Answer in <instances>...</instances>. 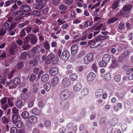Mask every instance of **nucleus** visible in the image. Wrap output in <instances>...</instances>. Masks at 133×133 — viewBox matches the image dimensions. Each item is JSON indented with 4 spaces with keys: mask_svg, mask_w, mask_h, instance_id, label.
I'll return each instance as SVG.
<instances>
[{
    "mask_svg": "<svg viewBox=\"0 0 133 133\" xmlns=\"http://www.w3.org/2000/svg\"><path fill=\"white\" fill-rule=\"evenodd\" d=\"M77 78V75L76 74H72L69 77L70 79L72 81L75 80Z\"/></svg>",
    "mask_w": 133,
    "mask_h": 133,
    "instance_id": "a878e982",
    "label": "nucleus"
},
{
    "mask_svg": "<svg viewBox=\"0 0 133 133\" xmlns=\"http://www.w3.org/2000/svg\"><path fill=\"white\" fill-rule=\"evenodd\" d=\"M125 94V93L124 92H122L119 93H117L116 94L117 96L119 98H122Z\"/></svg>",
    "mask_w": 133,
    "mask_h": 133,
    "instance_id": "a18cd8bd",
    "label": "nucleus"
},
{
    "mask_svg": "<svg viewBox=\"0 0 133 133\" xmlns=\"http://www.w3.org/2000/svg\"><path fill=\"white\" fill-rule=\"evenodd\" d=\"M14 98L12 97H9L8 98L7 103L11 107L14 105V103L13 101H14Z\"/></svg>",
    "mask_w": 133,
    "mask_h": 133,
    "instance_id": "5701e85b",
    "label": "nucleus"
},
{
    "mask_svg": "<svg viewBox=\"0 0 133 133\" xmlns=\"http://www.w3.org/2000/svg\"><path fill=\"white\" fill-rule=\"evenodd\" d=\"M118 20L117 17H113L111 18L108 21V23L109 24L113 23Z\"/></svg>",
    "mask_w": 133,
    "mask_h": 133,
    "instance_id": "79ce46f5",
    "label": "nucleus"
},
{
    "mask_svg": "<svg viewBox=\"0 0 133 133\" xmlns=\"http://www.w3.org/2000/svg\"><path fill=\"white\" fill-rule=\"evenodd\" d=\"M23 104V103L22 101L20 99L17 100L15 103V105L19 109L21 108Z\"/></svg>",
    "mask_w": 133,
    "mask_h": 133,
    "instance_id": "aec40b11",
    "label": "nucleus"
},
{
    "mask_svg": "<svg viewBox=\"0 0 133 133\" xmlns=\"http://www.w3.org/2000/svg\"><path fill=\"white\" fill-rule=\"evenodd\" d=\"M95 46L96 48L98 47L99 45L102 43L101 41H99V40H97L96 38H95Z\"/></svg>",
    "mask_w": 133,
    "mask_h": 133,
    "instance_id": "603ef678",
    "label": "nucleus"
},
{
    "mask_svg": "<svg viewBox=\"0 0 133 133\" xmlns=\"http://www.w3.org/2000/svg\"><path fill=\"white\" fill-rule=\"evenodd\" d=\"M130 54V52L129 51L127 50L125 51L119 56L118 59V61L120 62H122L123 59L129 56Z\"/></svg>",
    "mask_w": 133,
    "mask_h": 133,
    "instance_id": "39448f33",
    "label": "nucleus"
},
{
    "mask_svg": "<svg viewBox=\"0 0 133 133\" xmlns=\"http://www.w3.org/2000/svg\"><path fill=\"white\" fill-rule=\"evenodd\" d=\"M32 14L33 15H35L37 16H39L40 15L41 13L39 11H35L32 12Z\"/></svg>",
    "mask_w": 133,
    "mask_h": 133,
    "instance_id": "052dcab7",
    "label": "nucleus"
},
{
    "mask_svg": "<svg viewBox=\"0 0 133 133\" xmlns=\"http://www.w3.org/2000/svg\"><path fill=\"white\" fill-rule=\"evenodd\" d=\"M39 58V55H37L33 57V60L30 61V64H32L34 66H36L38 64Z\"/></svg>",
    "mask_w": 133,
    "mask_h": 133,
    "instance_id": "0eeeda50",
    "label": "nucleus"
},
{
    "mask_svg": "<svg viewBox=\"0 0 133 133\" xmlns=\"http://www.w3.org/2000/svg\"><path fill=\"white\" fill-rule=\"evenodd\" d=\"M36 77L34 74H32L30 76L29 78L30 81L31 82L34 81L36 79Z\"/></svg>",
    "mask_w": 133,
    "mask_h": 133,
    "instance_id": "13d9d810",
    "label": "nucleus"
},
{
    "mask_svg": "<svg viewBox=\"0 0 133 133\" xmlns=\"http://www.w3.org/2000/svg\"><path fill=\"white\" fill-rule=\"evenodd\" d=\"M27 54L26 52H22L19 58L22 59L25 58L27 56Z\"/></svg>",
    "mask_w": 133,
    "mask_h": 133,
    "instance_id": "f704fd0d",
    "label": "nucleus"
},
{
    "mask_svg": "<svg viewBox=\"0 0 133 133\" xmlns=\"http://www.w3.org/2000/svg\"><path fill=\"white\" fill-rule=\"evenodd\" d=\"M44 6V4L42 3H38L36 5L35 8L36 9L39 10L43 8Z\"/></svg>",
    "mask_w": 133,
    "mask_h": 133,
    "instance_id": "c85d7f7f",
    "label": "nucleus"
},
{
    "mask_svg": "<svg viewBox=\"0 0 133 133\" xmlns=\"http://www.w3.org/2000/svg\"><path fill=\"white\" fill-rule=\"evenodd\" d=\"M25 28L22 29L21 31L19 34V36L20 37H22L23 36H25L26 35V34L25 32Z\"/></svg>",
    "mask_w": 133,
    "mask_h": 133,
    "instance_id": "37998d69",
    "label": "nucleus"
},
{
    "mask_svg": "<svg viewBox=\"0 0 133 133\" xmlns=\"http://www.w3.org/2000/svg\"><path fill=\"white\" fill-rule=\"evenodd\" d=\"M49 79V77L47 74L43 75L41 78L42 81L44 82H45L47 81Z\"/></svg>",
    "mask_w": 133,
    "mask_h": 133,
    "instance_id": "b1692460",
    "label": "nucleus"
},
{
    "mask_svg": "<svg viewBox=\"0 0 133 133\" xmlns=\"http://www.w3.org/2000/svg\"><path fill=\"white\" fill-rule=\"evenodd\" d=\"M1 107L3 109L5 110L8 107V106L7 104L5 103L1 104Z\"/></svg>",
    "mask_w": 133,
    "mask_h": 133,
    "instance_id": "338daca9",
    "label": "nucleus"
},
{
    "mask_svg": "<svg viewBox=\"0 0 133 133\" xmlns=\"http://www.w3.org/2000/svg\"><path fill=\"white\" fill-rule=\"evenodd\" d=\"M126 13L124 11H120L118 12L117 14V16L118 17H119L121 16H122L123 17H127L129 16V15L126 14Z\"/></svg>",
    "mask_w": 133,
    "mask_h": 133,
    "instance_id": "412c9836",
    "label": "nucleus"
},
{
    "mask_svg": "<svg viewBox=\"0 0 133 133\" xmlns=\"http://www.w3.org/2000/svg\"><path fill=\"white\" fill-rule=\"evenodd\" d=\"M37 120V117L35 116H32L29 118L25 122L26 125H29V124H33L36 122Z\"/></svg>",
    "mask_w": 133,
    "mask_h": 133,
    "instance_id": "20e7f679",
    "label": "nucleus"
},
{
    "mask_svg": "<svg viewBox=\"0 0 133 133\" xmlns=\"http://www.w3.org/2000/svg\"><path fill=\"white\" fill-rule=\"evenodd\" d=\"M126 74L127 77L129 80H133V68L127 70Z\"/></svg>",
    "mask_w": 133,
    "mask_h": 133,
    "instance_id": "9d476101",
    "label": "nucleus"
},
{
    "mask_svg": "<svg viewBox=\"0 0 133 133\" xmlns=\"http://www.w3.org/2000/svg\"><path fill=\"white\" fill-rule=\"evenodd\" d=\"M20 9L25 13L29 12L30 10V6L26 4L21 5L20 7Z\"/></svg>",
    "mask_w": 133,
    "mask_h": 133,
    "instance_id": "1a4fd4ad",
    "label": "nucleus"
},
{
    "mask_svg": "<svg viewBox=\"0 0 133 133\" xmlns=\"http://www.w3.org/2000/svg\"><path fill=\"white\" fill-rule=\"evenodd\" d=\"M59 82L58 77L57 76H54L52 78L51 83L53 86H56L58 84Z\"/></svg>",
    "mask_w": 133,
    "mask_h": 133,
    "instance_id": "4468645a",
    "label": "nucleus"
},
{
    "mask_svg": "<svg viewBox=\"0 0 133 133\" xmlns=\"http://www.w3.org/2000/svg\"><path fill=\"white\" fill-rule=\"evenodd\" d=\"M103 93L101 89L98 90L96 91L95 94L96 97H100Z\"/></svg>",
    "mask_w": 133,
    "mask_h": 133,
    "instance_id": "58836bf2",
    "label": "nucleus"
},
{
    "mask_svg": "<svg viewBox=\"0 0 133 133\" xmlns=\"http://www.w3.org/2000/svg\"><path fill=\"white\" fill-rule=\"evenodd\" d=\"M104 77L106 80L108 81L110 80L111 78V75L109 73L105 74L104 76Z\"/></svg>",
    "mask_w": 133,
    "mask_h": 133,
    "instance_id": "a19ab883",
    "label": "nucleus"
},
{
    "mask_svg": "<svg viewBox=\"0 0 133 133\" xmlns=\"http://www.w3.org/2000/svg\"><path fill=\"white\" fill-rule=\"evenodd\" d=\"M118 122V119L117 118H114L110 120L109 123L111 126H114L117 124Z\"/></svg>",
    "mask_w": 133,
    "mask_h": 133,
    "instance_id": "dca6fc26",
    "label": "nucleus"
},
{
    "mask_svg": "<svg viewBox=\"0 0 133 133\" xmlns=\"http://www.w3.org/2000/svg\"><path fill=\"white\" fill-rule=\"evenodd\" d=\"M62 84L64 87H66L70 85L71 82L69 78H65L62 80Z\"/></svg>",
    "mask_w": 133,
    "mask_h": 133,
    "instance_id": "ddd939ff",
    "label": "nucleus"
},
{
    "mask_svg": "<svg viewBox=\"0 0 133 133\" xmlns=\"http://www.w3.org/2000/svg\"><path fill=\"white\" fill-rule=\"evenodd\" d=\"M21 116L23 118L26 119L29 117V112L27 111H24L22 113Z\"/></svg>",
    "mask_w": 133,
    "mask_h": 133,
    "instance_id": "4be33fe9",
    "label": "nucleus"
},
{
    "mask_svg": "<svg viewBox=\"0 0 133 133\" xmlns=\"http://www.w3.org/2000/svg\"><path fill=\"white\" fill-rule=\"evenodd\" d=\"M65 2L66 4L68 5H71L74 2V0H63Z\"/></svg>",
    "mask_w": 133,
    "mask_h": 133,
    "instance_id": "5fc2aeb1",
    "label": "nucleus"
},
{
    "mask_svg": "<svg viewBox=\"0 0 133 133\" xmlns=\"http://www.w3.org/2000/svg\"><path fill=\"white\" fill-rule=\"evenodd\" d=\"M21 81L20 78L18 77L15 78L13 81V83L15 85H19Z\"/></svg>",
    "mask_w": 133,
    "mask_h": 133,
    "instance_id": "393cba45",
    "label": "nucleus"
},
{
    "mask_svg": "<svg viewBox=\"0 0 133 133\" xmlns=\"http://www.w3.org/2000/svg\"><path fill=\"white\" fill-rule=\"evenodd\" d=\"M44 88L47 91H48L50 89V85L49 83H46L44 85Z\"/></svg>",
    "mask_w": 133,
    "mask_h": 133,
    "instance_id": "4c0bfd02",
    "label": "nucleus"
},
{
    "mask_svg": "<svg viewBox=\"0 0 133 133\" xmlns=\"http://www.w3.org/2000/svg\"><path fill=\"white\" fill-rule=\"evenodd\" d=\"M95 43V41L91 40L88 42V45H90L92 48H96Z\"/></svg>",
    "mask_w": 133,
    "mask_h": 133,
    "instance_id": "c756f323",
    "label": "nucleus"
},
{
    "mask_svg": "<svg viewBox=\"0 0 133 133\" xmlns=\"http://www.w3.org/2000/svg\"><path fill=\"white\" fill-rule=\"evenodd\" d=\"M43 45L45 48L46 50H49L50 49L49 45L48 43V42L45 41L43 43Z\"/></svg>",
    "mask_w": 133,
    "mask_h": 133,
    "instance_id": "72a5a7b5",
    "label": "nucleus"
},
{
    "mask_svg": "<svg viewBox=\"0 0 133 133\" xmlns=\"http://www.w3.org/2000/svg\"><path fill=\"white\" fill-rule=\"evenodd\" d=\"M118 65L116 60H112V63L110 66V67L112 68H115Z\"/></svg>",
    "mask_w": 133,
    "mask_h": 133,
    "instance_id": "7c9ffc66",
    "label": "nucleus"
},
{
    "mask_svg": "<svg viewBox=\"0 0 133 133\" xmlns=\"http://www.w3.org/2000/svg\"><path fill=\"white\" fill-rule=\"evenodd\" d=\"M49 72L51 75H55L58 73V69L56 67L52 68L50 70Z\"/></svg>",
    "mask_w": 133,
    "mask_h": 133,
    "instance_id": "2eb2a0df",
    "label": "nucleus"
},
{
    "mask_svg": "<svg viewBox=\"0 0 133 133\" xmlns=\"http://www.w3.org/2000/svg\"><path fill=\"white\" fill-rule=\"evenodd\" d=\"M2 120L3 123H8L9 121L8 119L6 118L5 117L2 118Z\"/></svg>",
    "mask_w": 133,
    "mask_h": 133,
    "instance_id": "69168bd1",
    "label": "nucleus"
},
{
    "mask_svg": "<svg viewBox=\"0 0 133 133\" xmlns=\"http://www.w3.org/2000/svg\"><path fill=\"white\" fill-rule=\"evenodd\" d=\"M70 95V92L68 89H65L62 91L60 94V98L62 101L67 100Z\"/></svg>",
    "mask_w": 133,
    "mask_h": 133,
    "instance_id": "f257e3e1",
    "label": "nucleus"
},
{
    "mask_svg": "<svg viewBox=\"0 0 133 133\" xmlns=\"http://www.w3.org/2000/svg\"><path fill=\"white\" fill-rule=\"evenodd\" d=\"M12 120L14 124H15L18 119V115L16 114H14L12 116Z\"/></svg>",
    "mask_w": 133,
    "mask_h": 133,
    "instance_id": "cd10ccee",
    "label": "nucleus"
},
{
    "mask_svg": "<svg viewBox=\"0 0 133 133\" xmlns=\"http://www.w3.org/2000/svg\"><path fill=\"white\" fill-rule=\"evenodd\" d=\"M31 48L30 45L29 44H25L23 45L22 48L24 50H27L30 49Z\"/></svg>",
    "mask_w": 133,
    "mask_h": 133,
    "instance_id": "8fccbe9b",
    "label": "nucleus"
},
{
    "mask_svg": "<svg viewBox=\"0 0 133 133\" xmlns=\"http://www.w3.org/2000/svg\"><path fill=\"white\" fill-rule=\"evenodd\" d=\"M36 53V50L34 48L33 49L29 52L28 55L30 57L34 56Z\"/></svg>",
    "mask_w": 133,
    "mask_h": 133,
    "instance_id": "c9c22d12",
    "label": "nucleus"
},
{
    "mask_svg": "<svg viewBox=\"0 0 133 133\" xmlns=\"http://www.w3.org/2000/svg\"><path fill=\"white\" fill-rule=\"evenodd\" d=\"M10 26V24L8 23L4 22L2 28L6 30L9 28Z\"/></svg>",
    "mask_w": 133,
    "mask_h": 133,
    "instance_id": "473e14b6",
    "label": "nucleus"
},
{
    "mask_svg": "<svg viewBox=\"0 0 133 133\" xmlns=\"http://www.w3.org/2000/svg\"><path fill=\"white\" fill-rule=\"evenodd\" d=\"M119 2H115L113 3L112 8L113 9H115L118 6Z\"/></svg>",
    "mask_w": 133,
    "mask_h": 133,
    "instance_id": "4d7b16f0",
    "label": "nucleus"
},
{
    "mask_svg": "<svg viewBox=\"0 0 133 133\" xmlns=\"http://www.w3.org/2000/svg\"><path fill=\"white\" fill-rule=\"evenodd\" d=\"M15 71V70L14 69H13L10 72L8 75V78L9 79L11 78L13 75V74L14 73Z\"/></svg>",
    "mask_w": 133,
    "mask_h": 133,
    "instance_id": "e2e57ef3",
    "label": "nucleus"
},
{
    "mask_svg": "<svg viewBox=\"0 0 133 133\" xmlns=\"http://www.w3.org/2000/svg\"><path fill=\"white\" fill-rule=\"evenodd\" d=\"M97 40H99V41H101L102 40H104L107 38V37L105 36L102 35L96 37Z\"/></svg>",
    "mask_w": 133,
    "mask_h": 133,
    "instance_id": "ea45409f",
    "label": "nucleus"
},
{
    "mask_svg": "<svg viewBox=\"0 0 133 133\" xmlns=\"http://www.w3.org/2000/svg\"><path fill=\"white\" fill-rule=\"evenodd\" d=\"M96 77L95 75L92 72L89 73L87 76L86 80L88 82H91Z\"/></svg>",
    "mask_w": 133,
    "mask_h": 133,
    "instance_id": "6e6552de",
    "label": "nucleus"
},
{
    "mask_svg": "<svg viewBox=\"0 0 133 133\" xmlns=\"http://www.w3.org/2000/svg\"><path fill=\"white\" fill-rule=\"evenodd\" d=\"M110 59V56L108 54L105 55L102 58V60L108 63Z\"/></svg>",
    "mask_w": 133,
    "mask_h": 133,
    "instance_id": "f3484780",
    "label": "nucleus"
},
{
    "mask_svg": "<svg viewBox=\"0 0 133 133\" xmlns=\"http://www.w3.org/2000/svg\"><path fill=\"white\" fill-rule=\"evenodd\" d=\"M32 112L33 114L37 115L40 113V111L38 109L35 108L32 110Z\"/></svg>",
    "mask_w": 133,
    "mask_h": 133,
    "instance_id": "e433bc0d",
    "label": "nucleus"
},
{
    "mask_svg": "<svg viewBox=\"0 0 133 133\" xmlns=\"http://www.w3.org/2000/svg\"><path fill=\"white\" fill-rule=\"evenodd\" d=\"M10 131L11 133H18L17 130L15 127H12Z\"/></svg>",
    "mask_w": 133,
    "mask_h": 133,
    "instance_id": "3c124183",
    "label": "nucleus"
},
{
    "mask_svg": "<svg viewBox=\"0 0 133 133\" xmlns=\"http://www.w3.org/2000/svg\"><path fill=\"white\" fill-rule=\"evenodd\" d=\"M130 103L129 101H126L125 102V107L127 108H129L130 107Z\"/></svg>",
    "mask_w": 133,
    "mask_h": 133,
    "instance_id": "6e6d98bb",
    "label": "nucleus"
},
{
    "mask_svg": "<svg viewBox=\"0 0 133 133\" xmlns=\"http://www.w3.org/2000/svg\"><path fill=\"white\" fill-rule=\"evenodd\" d=\"M15 13L16 15L18 16H22L24 14L22 10L17 11L15 12Z\"/></svg>",
    "mask_w": 133,
    "mask_h": 133,
    "instance_id": "864d4df0",
    "label": "nucleus"
},
{
    "mask_svg": "<svg viewBox=\"0 0 133 133\" xmlns=\"http://www.w3.org/2000/svg\"><path fill=\"white\" fill-rule=\"evenodd\" d=\"M59 8L61 10L64 11L67 9V7L64 4H61L59 7Z\"/></svg>",
    "mask_w": 133,
    "mask_h": 133,
    "instance_id": "09e8293b",
    "label": "nucleus"
},
{
    "mask_svg": "<svg viewBox=\"0 0 133 133\" xmlns=\"http://www.w3.org/2000/svg\"><path fill=\"white\" fill-rule=\"evenodd\" d=\"M6 30L4 29H1L0 30V35L1 36H3L6 33Z\"/></svg>",
    "mask_w": 133,
    "mask_h": 133,
    "instance_id": "680f3d73",
    "label": "nucleus"
},
{
    "mask_svg": "<svg viewBox=\"0 0 133 133\" xmlns=\"http://www.w3.org/2000/svg\"><path fill=\"white\" fill-rule=\"evenodd\" d=\"M31 34H29L26 36L24 39V42L26 43H28L30 39Z\"/></svg>",
    "mask_w": 133,
    "mask_h": 133,
    "instance_id": "2f4dec72",
    "label": "nucleus"
},
{
    "mask_svg": "<svg viewBox=\"0 0 133 133\" xmlns=\"http://www.w3.org/2000/svg\"><path fill=\"white\" fill-rule=\"evenodd\" d=\"M44 124L46 127H49L51 125V122L50 121L48 120H46L44 123Z\"/></svg>",
    "mask_w": 133,
    "mask_h": 133,
    "instance_id": "774afa93",
    "label": "nucleus"
},
{
    "mask_svg": "<svg viewBox=\"0 0 133 133\" xmlns=\"http://www.w3.org/2000/svg\"><path fill=\"white\" fill-rule=\"evenodd\" d=\"M78 50V47L76 45H72L71 47V52L72 56L75 55L77 53Z\"/></svg>",
    "mask_w": 133,
    "mask_h": 133,
    "instance_id": "9b49d317",
    "label": "nucleus"
},
{
    "mask_svg": "<svg viewBox=\"0 0 133 133\" xmlns=\"http://www.w3.org/2000/svg\"><path fill=\"white\" fill-rule=\"evenodd\" d=\"M121 76L119 75H117L114 77V79L116 82H118L121 80Z\"/></svg>",
    "mask_w": 133,
    "mask_h": 133,
    "instance_id": "c03bdc74",
    "label": "nucleus"
},
{
    "mask_svg": "<svg viewBox=\"0 0 133 133\" xmlns=\"http://www.w3.org/2000/svg\"><path fill=\"white\" fill-rule=\"evenodd\" d=\"M54 58V55L53 54L51 53L49 54L46 57V63L47 64H49L52 62Z\"/></svg>",
    "mask_w": 133,
    "mask_h": 133,
    "instance_id": "f8f14e48",
    "label": "nucleus"
},
{
    "mask_svg": "<svg viewBox=\"0 0 133 133\" xmlns=\"http://www.w3.org/2000/svg\"><path fill=\"white\" fill-rule=\"evenodd\" d=\"M107 63H105L103 61L100 62L99 63V65L101 67H104L107 66Z\"/></svg>",
    "mask_w": 133,
    "mask_h": 133,
    "instance_id": "de8ad7c7",
    "label": "nucleus"
},
{
    "mask_svg": "<svg viewBox=\"0 0 133 133\" xmlns=\"http://www.w3.org/2000/svg\"><path fill=\"white\" fill-rule=\"evenodd\" d=\"M15 124L17 127L18 128H21L23 127V123L20 120L17 121Z\"/></svg>",
    "mask_w": 133,
    "mask_h": 133,
    "instance_id": "bb28decb",
    "label": "nucleus"
},
{
    "mask_svg": "<svg viewBox=\"0 0 133 133\" xmlns=\"http://www.w3.org/2000/svg\"><path fill=\"white\" fill-rule=\"evenodd\" d=\"M132 8V6L131 4H127L123 7L122 10L126 13V14H127L129 16Z\"/></svg>",
    "mask_w": 133,
    "mask_h": 133,
    "instance_id": "423d86ee",
    "label": "nucleus"
},
{
    "mask_svg": "<svg viewBox=\"0 0 133 133\" xmlns=\"http://www.w3.org/2000/svg\"><path fill=\"white\" fill-rule=\"evenodd\" d=\"M7 98L6 97H4L0 101L1 104L6 103Z\"/></svg>",
    "mask_w": 133,
    "mask_h": 133,
    "instance_id": "0e129e2a",
    "label": "nucleus"
},
{
    "mask_svg": "<svg viewBox=\"0 0 133 133\" xmlns=\"http://www.w3.org/2000/svg\"><path fill=\"white\" fill-rule=\"evenodd\" d=\"M94 55L92 53L88 54L84 59V62L86 64L89 63L93 58Z\"/></svg>",
    "mask_w": 133,
    "mask_h": 133,
    "instance_id": "7ed1b4c3",
    "label": "nucleus"
},
{
    "mask_svg": "<svg viewBox=\"0 0 133 133\" xmlns=\"http://www.w3.org/2000/svg\"><path fill=\"white\" fill-rule=\"evenodd\" d=\"M30 40L31 43L32 44H34L37 42V39L35 36L31 34Z\"/></svg>",
    "mask_w": 133,
    "mask_h": 133,
    "instance_id": "a211bd4d",
    "label": "nucleus"
},
{
    "mask_svg": "<svg viewBox=\"0 0 133 133\" xmlns=\"http://www.w3.org/2000/svg\"><path fill=\"white\" fill-rule=\"evenodd\" d=\"M82 88V85L79 83H77L74 87L73 89L75 91H78L79 90Z\"/></svg>",
    "mask_w": 133,
    "mask_h": 133,
    "instance_id": "6ab92c4d",
    "label": "nucleus"
},
{
    "mask_svg": "<svg viewBox=\"0 0 133 133\" xmlns=\"http://www.w3.org/2000/svg\"><path fill=\"white\" fill-rule=\"evenodd\" d=\"M61 50L59 49L58 51L57 54L59 57H61L63 61L67 60L70 56V54L69 51H64L62 54Z\"/></svg>",
    "mask_w": 133,
    "mask_h": 133,
    "instance_id": "f03ea898",
    "label": "nucleus"
},
{
    "mask_svg": "<svg viewBox=\"0 0 133 133\" xmlns=\"http://www.w3.org/2000/svg\"><path fill=\"white\" fill-rule=\"evenodd\" d=\"M23 63L22 61L19 62L18 63L17 66V69L18 70L21 69L23 67Z\"/></svg>",
    "mask_w": 133,
    "mask_h": 133,
    "instance_id": "49530a36",
    "label": "nucleus"
},
{
    "mask_svg": "<svg viewBox=\"0 0 133 133\" xmlns=\"http://www.w3.org/2000/svg\"><path fill=\"white\" fill-rule=\"evenodd\" d=\"M124 22L121 23L118 26V28L119 29L121 30H123L124 29Z\"/></svg>",
    "mask_w": 133,
    "mask_h": 133,
    "instance_id": "bf43d9fd",
    "label": "nucleus"
}]
</instances>
